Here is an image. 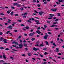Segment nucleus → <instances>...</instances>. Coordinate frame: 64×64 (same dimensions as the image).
Wrapping results in <instances>:
<instances>
[{"label": "nucleus", "instance_id": "nucleus-13", "mask_svg": "<svg viewBox=\"0 0 64 64\" xmlns=\"http://www.w3.org/2000/svg\"><path fill=\"white\" fill-rule=\"evenodd\" d=\"M13 13H14V12L12 11V12L10 14V15H11V16H12L14 14Z\"/></svg>", "mask_w": 64, "mask_h": 64}, {"label": "nucleus", "instance_id": "nucleus-25", "mask_svg": "<svg viewBox=\"0 0 64 64\" xmlns=\"http://www.w3.org/2000/svg\"><path fill=\"white\" fill-rule=\"evenodd\" d=\"M32 1L33 3H35L36 2V0H33Z\"/></svg>", "mask_w": 64, "mask_h": 64}, {"label": "nucleus", "instance_id": "nucleus-2", "mask_svg": "<svg viewBox=\"0 0 64 64\" xmlns=\"http://www.w3.org/2000/svg\"><path fill=\"white\" fill-rule=\"evenodd\" d=\"M23 44H19V46L20 48H23Z\"/></svg>", "mask_w": 64, "mask_h": 64}, {"label": "nucleus", "instance_id": "nucleus-4", "mask_svg": "<svg viewBox=\"0 0 64 64\" xmlns=\"http://www.w3.org/2000/svg\"><path fill=\"white\" fill-rule=\"evenodd\" d=\"M38 14H39L40 15H42V14H44V12L42 11L41 12H38Z\"/></svg>", "mask_w": 64, "mask_h": 64}, {"label": "nucleus", "instance_id": "nucleus-1", "mask_svg": "<svg viewBox=\"0 0 64 64\" xmlns=\"http://www.w3.org/2000/svg\"><path fill=\"white\" fill-rule=\"evenodd\" d=\"M48 37H49L48 34H46L44 36V38L45 40H46V39L48 38Z\"/></svg>", "mask_w": 64, "mask_h": 64}, {"label": "nucleus", "instance_id": "nucleus-23", "mask_svg": "<svg viewBox=\"0 0 64 64\" xmlns=\"http://www.w3.org/2000/svg\"><path fill=\"white\" fill-rule=\"evenodd\" d=\"M47 62H43L42 63V64H47Z\"/></svg>", "mask_w": 64, "mask_h": 64}, {"label": "nucleus", "instance_id": "nucleus-7", "mask_svg": "<svg viewBox=\"0 0 64 64\" xmlns=\"http://www.w3.org/2000/svg\"><path fill=\"white\" fill-rule=\"evenodd\" d=\"M12 44H16L17 45H18L19 44L17 42H12Z\"/></svg>", "mask_w": 64, "mask_h": 64}, {"label": "nucleus", "instance_id": "nucleus-43", "mask_svg": "<svg viewBox=\"0 0 64 64\" xmlns=\"http://www.w3.org/2000/svg\"><path fill=\"white\" fill-rule=\"evenodd\" d=\"M57 10V9L56 8L55 9V10H54V12H55V11H56Z\"/></svg>", "mask_w": 64, "mask_h": 64}, {"label": "nucleus", "instance_id": "nucleus-64", "mask_svg": "<svg viewBox=\"0 0 64 64\" xmlns=\"http://www.w3.org/2000/svg\"><path fill=\"white\" fill-rule=\"evenodd\" d=\"M21 26H25L23 24H22L21 25Z\"/></svg>", "mask_w": 64, "mask_h": 64}, {"label": "nucleus", "instance_id": "nucleus-41", "mask_svg": "<svg viewBox=\"0 0 64 64\" xmlns=\"http://www.w3.org/2000/svg\"><path fill=\"white\" fill-rule=\"evenodd\" d=\"M46 54H48L46 52H45L44 54V55H46Z\"/></svg>", "mask_w": 64, "mask_h": 64}, {"label": "nucleus", "instance_id": "nucleus-30", "mask_svg": "<svg viewBox=\"0 0 64 64\" xmlns=\"http://www.w3.org/2000/svg\"><path fill=\"white\" fill-rule=\"evenodd\" d=\"M49 15L50 16H55V15L53 14H50Z\"/></svg>", "mask_w": 64, "mask_h": 64}, {"label": "nucleus", "instance_id": "nucleus-3", "mask_svg": "<svg viewBox=\"0 0 64 64\" xmlns=\"http://www.w3.org/2000/svg\"><path fill=\"white\" fill-rule=\"evenodd\" d=\"M33 34L30 33V34H29L30 36H33L34 35V34H35V33L34 32H33Z\"/></svg>", "mask_w": 64, "mask_h": 64}, {"label": "nucleus", "instance_id": "nucleus-15", "mask_svg": "<svg viewBox=\"0 0 64 64\" xmlns=\"http://www.w3.org/2000/svg\"><path fill=\"white\" fill-rule=\"evenodd\" d=\"M17 22H22V20H21L18 19L17 20Z\"/></svg>", "mask_w": 64, "mask_h": 64}, {"label": "nucleus", "instance_id": "nucleus-16", "mask_svg": "<svg viewBox=\"0 0 64 64\" xmlns=\"http://www.w3.org/2000/svg\"><path fill=\"white\" fill-rule=\"evenodd\" d=\"M18 4V3H14L13 4V5H14V6H17Z\"/></svg>", "mask_w": 64, "mask_h": 64}, {"label": "nucleus", "instance_id": "nucleus-35", "mask_svg": "<svg viewBox=\"0 0 64 64\" xmlns=\"http://www.w3.org/2000/svg\"><path fill=\"white\" fill-rule=\"evenodd\" d=\"M23 17L24 18H26V16H23Z\"/></svg>", "mask_w": 64, "mask_h": 64}, {"label": "nucleus", "instance_id": "nucleus-18", "mask_svg": "<svg viewBox=\"0 0 64 64\" xmlns=\"http://www.w3.org/2000/svg\"><path fill=\"white\" fill-rule=\"evenodd\" d=\"M20 10L21 11H22V10H24V8H20Z\"/></svg>", "mask_w": 64, "mask_h": 64}, {"label": "nucleus", "instance_id": "nucleus-32", "mask_svg": "<svg viewBox=\"0 0 64 64\" xmlns=\"http://www.w3.org/2000/svg\"><path fill=\"white\" fill-rule=\"evenodd\" d=\"M50 18H48V19H52V17H53V16H50Z\"/></svg>", "mask_w": 64, "mask_h": 64}, {"label": "nucleus", "instance_id": "nucleus-62", "mask_svg": "<svg viewBox=\"0 0 64 64\" xmlns=\"http://www.w3.org/2000/svg\"><path fill=\"white\" fill-rule=\"evenodd\" d=\"M40 6H41V5H40V4H38L37 5V6L38 7H40Z\"/></svg>", "mask_w": 64, "mask_h": 64}, {"label": "nucleus", "instance_id": "nucleus-40", "mask_svg": "<svg viewBox=\"0 0 64 64\" xmlns=\"http://www.w3.org/2000/svg\"><path fill=\"white\" fill-rule=\"evenodd\" d=\"M3 38L2 37H1L0 38V40H1V41H2V40H3Z\"/></svg>", "mask_w": 64, "mask_h": 64}, {"label": "nucleus", "instance_id": "nucleus-38", "mask_svg": "<svg viewBox=\"0 0 64 64\" xmlns=\"http://www.w3.org/2000/svg\"><path fill=\"white\" fill-rule=\"evenodd\" d=\"M58 16H60V13H58Z\"/></svg>", "mask_w": 64, "mask_h": 64}, {"label": "nucleus", "instance_id": "nucleus-60", "mask_svg": "<svg viewBox=\"0 0 64 64\" xmlns=\"http://www.w3.org/2000/svg\"><path fill=\"white\" fill-rule=\"evenodd\" d=\"M22 56H25V54H23L22 55Z\"/></svg>", "mask_w": 64, "mask_h": 64}, {"label": "nucleus", "instance_id": "nucleus-39", "mask_svg": "<svg viewBox=\"0 0 64 64\" xmlns=\"http://www.w3.org/2000/svg\"><path fill=\"white\" fill-rule=\"evenodd\" d=\"M35 20L34 18H32V20L35 21Z\"/></svg>", "mask_w": 64, "mask_h": 64}, {"label": "nucleus", "instance_id": "nucleus-8", "mask_svg": "<svg viewBox=\"0 0 64 64\" xmlns=\"http://www.w3.org/2000/svg\"><path fill=\"white\" fill-rule=\"evenodd\" d=\"M5 43H7V40L5 39H4L2 40Z\"/></svg>", "mask_w": 64, "mask_h": 64}, {"label": "nucleus", "instance_id": "nucleus-47", "mask_svg": "<svg viewBox=\"0 0 64 64\" xmlns=\"http://www.w3.org/2000/svg\"><path fill=\"white\" fill-rule=\"evenodd\" d=\"M26 29H29V27L28 26H26Z\"/></svg>", "mask_w": 64, "mask_h": 64}, {"label": "nucleus", "instance_id": "nucleus-26", "mask_svg": "<svg viewBox=\"0 0 64 64\" xmlns=\"http://www.w3.org/2000/svg\"><path fill=\"white\" fill-rule=\"evenodd\" d=\"M27 22H29V23H32V22H31V21L30 20H27Z\"/></svg>", "mask_w": 64, "mask_h": 64}, {"label": "nucleus", "instance_id": "nucleus-56", "mask_svg": "<svg viewBox=\"0 0 64 64\" xmlns=\"http://www.w3.org/2000/svg\"><path fill=\"white\" fill-rule=\"evenodd\" d=\"M53 45L54 46H56V45L55 44V43H53Z\"/></svg>", "mask_w": 64, "mask_h": 64}, {"label": "nucleus", "instance_id": "nucleus-29", "mask_svg": "<svg viewBox=\"0 0 64 64\" xmlns=\"http://www.w3.org/2000/svg\"><path fill=\"white\" fill-rule=\"evenodd\" d=\"M7 22L8 23L10 24L11 23V21H7Z\"/></svg>", "mask_w": 64, "mask_h": 64}, {"label": "nucleus", "instance_id": "nucleus-48", "mask_svg": "<svg viewBox=\"0 0 64 64\" xmlns=\"http://www.w3.org/2000/svg\"><path fill=\"white\" fill-rule=\"evenodd\" d=\"M9 49L8 48H6V51H8V50H9Z\"/></svg>", "mask_w": 64, "mask_h": 64}, {"label": "nucleus", "instance_id": "nucleus-53", "mask_svg": "<svg viewBox=\"0 0 64 64\" xmlns=\"http://www.w3.org/2000/svg\"><path fill=\"white\" fill-rule=\"evenodd\" d=\"M60 41H61L62 42H64V40H62V39H60Z\"/></svg>", "mask_w": 64, "mask_h": 64}, {"label": "nucleus", "instance_id": "nucleus-21", "mask_svg": "<svg viewBox=\"0 0 64 64\" xmlns=\"http://www.w3.org/2000/svg\"><path fill=\"white\" fill-rule=\"evenodd\" d=\"M34 40H35V38H32L31 39V40L32 41H34Z\"/></svg>", "mask_w": 64, "mask_h": 64}, {"label": "nucleus", "instance_id": "nucleus-9", "mask_svg": "<svg viewBox=\"0 0 64 64\" xmlns=\"http://www.w3.org/2000/svg\"><path fill=\"white\" fill-rule=\"evenodd\" d=\"M36 32L37 33H38V34H40V33H41V32H40L39 31V30H37V31H36Z\"/></svg>", "mask_w": 64, "mask_h": 64}, {"label": "nucleus", "instance_id": "nucleus-33", "mask_svg": "<svg viewBox=\"0 0 64 64\" xmlns=\"http://www.w3.org/2000/svg\"><path fill=\"white\" fill-rule=\"evenodd\" d=\"M0 15H2V16H3L4 15V14L3 13H1L0 14Z\"/></svg>", "mask_w": 64, "mask_h": 64}, {"label": "nucleus", "instance_id": "nucleus-31", "mask_svg": "<svg viewBox=\"0 0 64 64\" xmlns=\"http://www.w3.org/2000/svg\"><path fill=\"white\" fill-rule=\"evenodd\" d=\"M36 24H41V23H40L38 22H36Z\"/></svg>", "mask_w": 64, "mask_h": 64}, {"label": "nucleus", "instance_id": "nucleus-46", "mask_svg": "<svg viewBox=\"0 0 64 64\" xmlns=\"http://www.w3.org/2000/svg\"><path fill=\"white\" fill-rule=\"evenodd\" d=\"M27 41L25 40H24L23 41V43H26V42Z\"/></svg>", "mask_w": 64, "mask_h": 64}, {"label": "nucleus", "instance_id": "nucleus-44", "mask_svg": "<svg viewBox=\"0 0 64 64\" xmlns=\"http://www.w3.org/2000/svg\"><path fill=\"white\" fill-rule=\"evenodd\" d=\"M0 62H2V63H3V62H5V61L3 60H0Z\"/></svg>", "mask_w": 64, "mask_h": 64}, {"label": "nucleus", "instance_id": "nucleus-42", "mask_svg": "<svg viewBox=\"0 0 64 64\" xmlns=\"http://www.w3.org/2000/svg\"><path fill=\"white\" fill-rule=\"evenodd\" d=\"M10 58L12 59V60H14V59L12 57V56L10 57Z\"/></svg>", "mask_w": 64, "mask_h": 64}, {"label": "nucleus", "instance_id": "nucleus-5", "mask_svg": "<svg viewBox=\"0 0 64 64\" xmlns=\"http://www.w3.org/2000/svg\"><path fill=\"white\" fill-rule=\"evenodd\" d=\"M12 28V26H10L8 27V29H10L11 30H12V29H13Z\"/></svg>", "mask_w": 64, "mask_h": 64}, {"label": "nucleus", "instance_id": "nucleus-22", "mask_svg": "<svg viewBox=\"0 0 64 64\" xmlns=\"http://www.w3.org/2000/svg\"><path fill=\"white\" fill-rule=\"evenodd\" d=\"M58 2L59 3H60V2H63V0H58Z\"/></svg>", "mask_w": 64, "mask_h": 64}, {"label": "nucleus", "instance_id": "nucleus-28", "mask_svg": "<svg viewBox=\"0 0 64 64\" xmlns=\"http://www.w3.org/2000/svg\"><path fill=\"white\" fill-rule=\"evenodd\" d=\"M11 8H12V9H15V7L14 6H11Z\"/></svg>", "mask_w": 64, "mask_h": 64}, {"label": "nucleus", "instance_id": "nucleus-24", "mask_svg": "<svg viewBox=\"0 0 64 64\" xmlns=\"http://www.w3.org/2000/svg\"><path fill=\"white\" fill-rule=\"evenodd\" d=\"M56 51H57V52H59V48H56Z\"/></svg>", "mask_w": 64, "mask_h": 64}, {"label": "nucleus", "instance_id": "nucleus-6", "mask_svg": "<svg viewBox=\"0 0 64 64\" xmlns=\"http://www.w3.org/2000/svg\"><path fill=\"white\" fill-rule=\"evenodd\" d=\"M33 49L34 51H37V50H39V48H34Z\"/></svg>", "mask_w": 64, "mask_h": 64}, {"label": "nucleus", "instance_id": "nucleus-49", "mask_svg": "<svg viewBox=\"0 0 64 64\" xmlns=\"http://www.w3.org/2000/svg\"><path fill=\"white\" fill-rule=\"evenodd\" d=\"M24 46H27V44H24Z\"/></svg>", "mask_w": 64, "mask_h": 64}, {"label": "nucleus", "instance_id": "nucleus-36", "mask_svg": "<svg viewBox=\"0 0 64 64\" xmlns=\"http://www.w3.org/2000/svg\"><path fill=\"white\" fill-rule=\"evenodd\" d=\"M14 16H18V14H14Z\"/></svg>", "mask_w": 64, "mask_h": 64}, {"label": "nucleus", "instance_id": "nucleus-14", "mask_svg": "<svg viewBox=\"0 0 64 64\" xmlns=\"http://www.w3.org/2000/svg\"><path fill=\"white\" fill-rule=\"evenodd\" d=\"M3 58L4 60H6V57L5 56L3 55Z\"/></svg>", "mask_w": 64, "mask_h": 64}, {"label": "nucleus", "instance_id": "nucleus-19", "mask_svg": "<svg viewBox=\"0 0 64 64\" xmlns=\"http://www.w3.org/2000/svg\"><path fill=\"white\" fill-rule=\"evenodd\" d=\"M45 42V43H46V45H49V44H48V42H47V41H46Z\"/></svg>", "mask_w": 64, "mask_h": 64}, {"label": "nucleus", "instance_id": "nucleus-54", "mask_svg": "<svg viewBox=\"0 0 64 64\" xmlns=\"http://www.w3.org/2000/svg\"><path fill=\"white\" fill-rule=\"evenodd\" d=\"M12 46H13V47H16V46L15 45H12Z\"/></svg>", "mask_w": 64, "mask_h": 64}, {"label": "nucleus", "instance_id": "nucleus-58", "mask_svg": "<svg viewBox=\"0 0 64 64\" xmlns=\"http://www.w3.org/2000/svg\"><path fill=\"white\" fill-rule=\"evenodd\" d=\"M40 56H41V57H43V55L42 54H40Z\"/></svg>", "mask_w": 64, "mask_h": 64}, {"label": "nucleus", "instance_id": "nucleus-37", "mask_svg": "<svg viewBox=\"0 0 64 64\" xmlns=\"http://www.w3.org/2000/svg\"><path fill=\"white\" fill-rule=\"evenodd\" d=\"M20 43H22L23 41H22V40H20Z\"/></svg>", "mask_w": 64, "mask_h": 64}, {"label": "nucleus", "instance_id": "nucleus-34", "mask_svg": "<svg viewBox=\"0 0 64 64\" xmlns=\"http://www.w3.org/2000/svg\"><path fill=\"white\" fill-rule=\"evenodd\" d=\"M55 26V25L53 24L50 26L51 27H54Z\"/></svg>", "mask_w": 64, "mask_h": 64}, {"label": "nucleus", "instance_id": "nucleus-59", "mask_svg": "<svg viewBox=\"0 0 64 64\" xmlns=\"http://www.w3.org/2000/svg\"><path fill=\"white\" fill-rule=\"evenodd\" d=\"M44 4H47V2H44Z\"/></svg>", "mask_w": 64, "mask_h": 64}, {"label": "nucleus", "instance_id": "nucleus-11", "mask_svg": "<svg viewBox=\"0 0 64 64\" xmlns=\"http://www.w3.org/2000/svg\"><path fill=\"white\" fill-rule=\"evenodd\" d=\"M27 15V13L25 12L24 14H22V16H23V15Z\"/></svg>", "mask_w": 64, "mask_h": 64}, {"label": "nucleus", "instance_id": "nucleus-12", "mask_svg": "<svg viewBox=\"0 0 64 64\" xmlns=\"http://www.w3.org/2000/svg\"><path fill=\"white\" fill-rule=\"evenodd\" d=\"M39 41L37 42L36 43V44L37 45H35V46H38V44H39Z\"/></svg>", "mask_w": 64, "mask_h": 64}, {"label": "nucleus", "instance_id": "nucleus-55", "mask_svg": "<svg viewBox=\"0 0 64 64\" xmlns=\"http://www.w3.org/2000/svg\"><path fill=\"white\" fill-rule=\"evenodd\" d=\"M59 20L58 19H56V20H55L54 21H58Z\"/></svg>", "mask_w": 64, "mask_h": 64}, {"label": "nucleus", "instance_id": "nucleus-27", "mask_svg": "<svg viewBox=\"0 0 64 64\" xmlns=\"http://www.w3.org/2000/svg\"><path fill=\"white\" fill-rule=\"evenodd\" d=\"M0 49H4V48L3 47H0Z\"/></svg>", "mask_w": 64, "mask_h": 64}, {"label": "nucleus", "instance_id": "nucleus-17", "mask_svg": "<svg viewBox=\"0 0 64 64\" xmlns=\"http://www.w3.org/2000/svg\"><path fill=\"white\" fill-rule=\"evenodd\" d=\"M17 7H18V8L19 7H21V5L20 4H17Z\"/></svg>", "mask_w": 64, "mask_h": 64}, {"label": "nucleus", "instance_id": "nucleus-52", "mask_svg": "<svg viewBox=\"0 0 64 64\" xmlns=\"http://www.w3.org/2000/svg\"><path fill=\"white\" fill-rule=\"evenodd\" d=\"M34 21L36 22H39V20H34Z\"/></svg>", "mask_w": 64, "mask_h": 64}, {"label": "nucleus", "instance_id": "nucleus-63", "mask_svg": "<svg viewBox=\"0 0 64 64\" xmlns=\"http://www.w3.org/2000/svg\"><path fill=\"white\" fill-rule=\"evenodd\" d=\"M10 33V31H8L6 32V34H8V33Z\"/></svg>", "mask_w": 64, "mask_h": 64}, {"label": "nucleus", "instance_id": "nucleus-20", "mask_svg": "<svg viewBox=\"0 0 64 64\" xmlns=\"http://www.w3.org/2000/svg\"><path fill=\"white\" fill-rule=\"evenodd\" d=\"M28 56H31V55H32V54H31V53H30L28 54Z\"/></svg>", "mask_w": 64, "mask_h": 64}, {"label": "nucleus", "instance_id": "nucleus-50", "mask_svg": "<svg viewBox=\"0 0 64 64\" xmlns=\"http://www.w3.org/2000/svg\"><path fill=\"white\" fill-rule=\"evenodd\" d=\"M47 23H49L50 24V21H47Z\"/></svg>", "mask_w": 64, "mask_h": 64}, {"label": "nucleus", "instance_id": "nucleus-61", "mask_svg": "<svg viewBox=\"0 0 64 64\" xmlns=\"http://www.w3.org/2000/svg\"><path fill=\"white\" fill-rule=\"evenodd\" d=\"M46 49H47V48H43V50H46Z\"/></svg>", "mask_w": 64, "mask_h": 64}, {"label": "nucleus", "instance_id": "nucleus-51", "mask_svg": "<svg viewBox=\"0 0 64 64\" xmlns=\"http://www.w3.org/2000/svg\"><path fill=\"white\" fill-rule=\"evenodd\" d=\"M44 46V45L43 44H40V46Z\"/></svg>", "mask_w": 64, "mask_h": 64}, {"label": "nucleus", "instance_id": "nucleus-10", "mask_svg": "<svg viewBox=\"0 0 64 64\" xmlns=\"http://www.w3.org/2000/svg\"><path fill=\"white\" fill-rule=\"evenodd\" d=\"M21 37H22V36H21V35L19 36H18V38L17 39V40H18V39H20V38H21Z\"/></svg>", "mask_w": 64, "mask_h": 64}, {"label": "nucleus", "instance_id": "nucleus-45", "mask_svg": "<svg viewBox=\"0 0 64 64\" xmlns=\"http://www.w3.org/2000/svg\"><path fill=\"white\" fill-rule=\"evenodd\" d=\"M48 31H52V30L48 29Z\"/></svg>", "mask_w": 64, "mask_h": 64}, {"label": "nucleus", "instance_id": "nucleus-57", "mask_svg": "<svg viewBox=\"0 0 64 64\" xmlns=\"http://www.w3.org/2000/svg\"><path fill=\"white\" fill-rule=\"evenodd\" d=\"M55 30H58V28H55Z\"/></svg>", "mask_w": 64, "mask_h": 64}]
</instances>
